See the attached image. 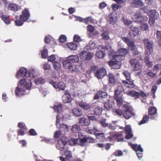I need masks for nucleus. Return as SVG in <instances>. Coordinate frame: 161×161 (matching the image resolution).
<instances>
[{"label":"nucleus","mask_w":161,"mask_h":161,"mask_svg":"<svg viewBox=\"0 0 161 161\" xmlns=\"http://www.w3.org/2000/svg\"><path fill=\"white\" fill-rule=\"evenodd\" d=\"M97 131V130L96 128V127H94L93 130L88 129V131H87V132H88L90 134H94L95 136V134L97 133H96V132Z\"/></svg>","instance_id":"64"},{"label":"nucleus","mask_w":161,"mask_h":161,"mask_svg":"<svg viewBox=\"0 0 161 161\" xmlns=\"http://www.w3.org/2000/svg\"><path fill=\"white\" fill-rule=\"evenodd\" d=\"M161 68V65L160 64H156L154 65L153 69L154 71H158Z\"/></svg>","instance_id":"63"},{"label":"nucleus","mask_w":161,"mask_h":161,"mask_svg":"<svg viewBox=\"0 0 161 161\" xmlns=\"http://www.w3.org/2000/svg\"><path fill=\"white\" fill-rule=\"evenodd\" d=\"M8 8L9 10L16 12L18 10L19 7L15 3H11L8 5Z\"/></svg>","instance_id":"31"},{"label":"nucleus","mask_w":161,"mask_h":161,"mask_svg":"<svg viewBox=\"0 0 161 161\" xmlns=\"http://www.w3.org/2000/svg\"><path fill=\"white\" fill-rule=\"evenodd\" d=\"M47 51L44 47L42 52V58H45L47 57Z\"/></svg>","instance_id":"51"},{"label":"nucleus","mask_w":161,"mask_h":161,"mask_svg":"<svg viewBox=\"0 0 161 161\" xmlns=\"http://www.w3.org/2000/svg\"><path fill=\"white\" fill-rule=\"evenodd\" d=\"M118 46L120 48L119 49L117 52L113 50L111 51L109 53V57L111 60L109 61V65L115 69H119L121 66L120 62L125 58V56L128 53L127 49L121 48L122 47V43L120 42L118 43Z\"/></svg>","instance_id":"1"},{"label":"nucleus","mask_w":161,"mask_h":161,"mask_svg":"<svg viewBox=\"0 0 161 161\" xmlns=\"http://www.w3.org/2000/svg\"><path fill=\"white\" fill-rule=\"evenodd\" d=\"M64 154L66 159L69 160L72 157V154L71 152L68 150H65Z\"/></svg>","instance_id":"46"},{"label":"nucleus","mask_w":161,"mask_h":161,"mask_svg":"<svg viewBox=\"0 0 161 161\" xmlns=\"http://www.w3.org/2000/svg\"><path fill=\"white\" fill-rule=\"evenodd\" d=\"M30 16L29 12L27 8H25L22 11V14L20 16L19 19L22 21L25 22L28 20Z\"/></svg>","instance_id":"15"},{"label":"nucleus","mask_w":161,"mask_h":161,"mask_svg":"<svg viewBox=\"0 0 161 161\" xmlns=\"http://www.w3.org/2000/svg\"><path fill=\"white\" fill-rule=\"evenodd\" d=\"M72 112L75 115L78 117L80 116L82 114L81 110L77 108H73L72 110Z\"/></svg>","instance_id":"34"},{"label":"nucleus","mask_w":161,"mask_h":161,"mask_svg":"<svg viewBox=\"0 0 161 161\" xmlns=\"http://www.w3.org/2000/svg\"><path fill=\"white\" fill-rule=\"evenodd\" d=\"M75 18L81 22H84L86 24L89 23H93L94 22V20L91 17H88L86 18H83L80 17L73 16Z\"/></svg>","instance_id":"17"},{"label":"nucleus","mask_w":161,"mask_h":161,"mask_svg":"<svg viewBox=\"0 0 161 161\" xmlns=\"http://www.w3.org/2000/svg\"><path fill=\"white\" fill-rule=\"evenodd\" d=\"M122 39L127 44L130 48L131 47H134V46L135 44H134L133 42L130 41L128 38L126 37H123Z\"/></svg>","instance_id":"26"},{"label":"nucleus","mask_w":161,"mask_h":161,"mask_svg":"<svg viewBox=\"0 0 161 161\" xmlns=\"http://www.w3.org/2000/svg\"><path fill=\"white\" fill-rule=\"evenodd\" d=\"M58 58L57 55H52L48 57V60L49 62H53L57 59Z\"/></svg>","instance_id":"50"},{"label":"nucleus","mask_w":161,"mask_h":161,"mask_svg":"<svg viewBox=\"0 0 161 161\" xmlns=\"http://www.w3.org/2000/svg\"><path fill=\"white\" fill-rule=\"evenodd\" d=\"M114 112L117 115L119 116H122L123 115L122 110L120 109H115Z\"/></svg>","instance_id":"59"},{"label":"nucleus","mask_w":161,"mask_h":161,"mask_svg":"<svg viewBox=\"0 0 161 161\" xmlns=\"http://www.w3.org/2000/svg\"><path fill=\"white\" fill-rule=\"evenodd\" d=\"M144 62L146 66L148 68L152 67L153 66L152 62L150 61L149 58L148 57H145Z\"/></svg>","instance_id":"36"},{"label":"nucleus","mask_w":161,"mask_h":161,"mask_svg":"<svg viewBox=\"0 0 161 161\" xmlns=\"http://www.w3.org/2000/svg\"><path fill=\"white\" fill-rule=\"evenodd\" d=\"M79 106L85 110H88L91 107V105L89 104L85 103L83 102H80L79 103Z\"/></svg>","instance_id":"30"},{"label":"nucleus","mask_w":161,"mask_h":161,"mask_svg":"<svg viewBox=\"0 0 161 161\" xmlns=\"http://www.w3.org/2000/svg\"><path fill=\"white\" fill-rule=\"evenodd\" d=\"M49 83L52 85L55 88H58L61 90H64L65 86V83L62 81H60L57 84L55 82L51 80L50 81Z\"/></svg>","instance_id":"14"},{"label":"nucleus","mask_w":161,"mask_h":161,"mask_svg":"<svg viewBox=\"0 0 161 161\" xmlns=\"http://www.w3.org/2000/svg\"><path fill=\"white\" fill-rule=\"evenodd\" d=\"M124 91V89L121 86H119L117 89L115 90V95H122L121 93Z\"/></svg>","instance_id":"44"},{"label":"nucleus","mask_w":161,"mask_h":161,"mask_svg":"<svg viewBox=\"0 0 161 161\" xmlns=\"http://www.w3.org/2000/svg\"><path fill=\"white\" fill-rule=\"evenodd\" d=\"M95 136L97 139H102L104 137V134L103 133H97L95 134Z\"/></svg>","instance_id":"58"},{"label":"nucleus","mask_w":161,"mask_h":161,"mask_svg":"<svg viewBox=\"0 0 161 161\" xmlns=\"http://www.w3.org/2000/svg\"><path fill=\"white\" fill-rule=\"evenodd\" d=\"M134 47H130L132 50V52L134 55H138L140 53V52L137 50V48L136 46L134 45Z\"/></svg>","instance_id":"57"},{"label":"nucleus","mask_w":161,"mask_h":161,"mask_svg":"<svg viewBox=\"0 0 161 161\" xmlns=\"http://www.w3.org/2000/svg\"><path fill=\"white\" fill-rule=\"evenodd\" d=\"M61 120V117L58 115H57L56 117V124L57 126L58 127V125H59V130L63 134H65L66 133L68 132V130L67 126L66 125L61 124H60V120Z\"/></svg>","instance_id":"8"},{"label":"nucleus","mask_w":161,"mask_h":161,"mask_svg":"<svg viewBox=\"0 0 161 161\" xmlns=\"http://www.w3.org/2000/svg\"><path fill=\"white\" fill-rule=\"evenodd\" d=\"M108 16L111 24L115 22L117 20V14L116 13H111Z\"/></svg>","instance_id":"29"},{"label":"nucleus","mask_w":161,"mask_h":161,"mask_svg":"<svg viewBox=\"0 0 161 161\" xmlns=\"http://www.w3.org/2000/svg\"><path fill=\"white\" fill-rule=\"evenodd\" d=\"M122 108L124 112L123 114L124 117L126 119L130 118L132 115V113L130 108L128 106L124 105Z\"/></svg>","instance_id":"13"},{"label":"nucleus","mask_w":161,"mask_h":161,"mask_svg":"<svg viewBox=\"0 0 161 161\" xmlns=\"http://www.w3.org/2000/svg\"><path fill=\"white\" fill-rule=\"evenodd\" d=\"M123 74L124 76L126 78L127 80H130V75L128 71H124Z\"/></svg>","instance_id":"60"},{"label":"nucleus","mask_w":161,"mask_h":161,"mask_svg":"<svg viewBox=\"0 0 161 161\" xmlns=\"http://www.w3.org/2000/svg\"><path fill=\"white\" fill-rule=\"evenodd\" d=\"M96 45L94 42L93 41L90 42L89 45L85 47V48L86 49H90L93 50L96 48Z\"/></svg>","instance_id":"38"},{"label":"nucleus","mask_w":161,"mask_h":161,"mask_svg":"<svg viewBox=\"0 0 161 161\" xmlns=\"http://www.w3.org/2000/svg\"><path fill=\"white\" fill-rule=\"evenodd\" d=\"M122 20L124 24L130 28H132L131 21L129 19H127L124 16L122 17Z\"/></svg>","instance_id":"32"},{"label":"nucleus","mask_w":161,"mask_h":161,"mask_svg":"<svg viewBox=\"0 0 161 161\" xmlns=\"http://www.w3.org/2000/svg\"><path fill=\"white\" fill-rule=\"evenodd\" d=\"M80 130V128L79 125H73L71 128V131L74 133H78Z\"/></svg>","instance_id":"40"},{"label":"nucleus","mask_w":161,"mask_h":161,"mask_svg":"<svg viewBox=\"0 0 161 161\" xmlns=\"http://www.w3.org/2000/svg\"><path fill=\"white\" fill-rule=\"evenodd\" d=\"M122 95H115V99L118 105L120 106L123 103Z\"/></svg>","instance_id":"37"},{"label":"nucleus","mask_w":161,"mask_h":161,"mask_svg":"<svg viewBox=\"0 0 161 161\" xmlns=\"http://www.w3.org/2000/svg\"><path fill=\"white\" fill-rule=\"evenodd\" d=\"M94 139L90 137H84L82 139L79 138L75 139L72 138L69 142V144L71 146H74L78 145L81 146L84 145L86 142H93Z\"/></svg>","instance_id":"2"},{"label":"nucleus","mask_w":161,"mask_h":161,"mask_svg":"<svg viewBox=\"0 0 161 161\" xmlns=\"http://www.w3.org/2000/svg\"><path fill=\"white\" fill-rule=\"evenodd\" d=\"M53 65L54 69L56 70L59 69L60 68L61 66V64L58 62H54Z\"/></svg>","instance_id":"52"},{"label":"nucleus","mask_w":161,"mask_h":161,"mask_svg":"<svg viewBox=\"0 0 161 161\" xmlns=\"http://www.w3.org/2000/svg\"><path fill=\"white\" fill-rule=\"evenodd\" d=\"M44 80L42 78L40 77L35 80V83L37 85L44 83Z\"/></svg>","instance_id":"53"},{"label":"nucleus","mask_w":161,"mask_h":161,"mask_svg":"<svg viewBox=\"0 0 161 161\" xmlns=\"http://www.w3.org/2000/svg\"><path fill=\"white\" fill-rule=\"evenodd\" d=\"M68 140L65 137L63 136L62 138L59 139L58 141V144L57 145V147L59 150H61L60 148H63L64 146L65 145Z\"/></svg>","instance_id":"18"},{"label":"nucleus","mask_w":161,"mask_h":161,"mask_svg":"<svg viewBox=\"0 0 161 161\" xmlns=\"http://www.w3.org/2000/svg\"><path fill=\"white\" fill-rule=\"evenodd\" d=\"M29 72L30 75L29 77L31 78H35L39 75L37 70L34 68L30 69L29 70Z\"/></svg>","instance_id":"22"},{"label":"nucleus","mask_w":161,"mask_h":161,"mask_svg":"<svg viewBox=\"0 0 161 161\" xmlns=\"http://www.w3.org/2000/svg\"><path fill=\"white\" fill-rule=\"evenodd\" d=\"M139 61L136 59H131L130 61V64L133 67L135 64H136Z\"/></svg>","instance_id":"61"},{"label":"nucleus","mask_w":161,"mask_h":161,"mask_svg":"<svg viewBox=\"0 0 161 161\" xmlns=\"http://www.w3.org/2000/svg\"><path fill=\"white\" fill-rule=\"evenodd\" d=\"M62 105L61 104H58L55 105L53 108L55 111L59 113L61 112L62 111Z\"/></svg>","instance_id":"41"},{"label":"nucleus","mask_w":161,"mask_h":161,"mask_svg":"<svg viewBox=\"0 0 161 161\" xmlns=\"http://www.w3.org/2000/svg\"><path fill=\"white\" fill-rule=\"evenodd\" d=\"M102 111L101 108L97 107L96 108L93 110V113L96 115H99L102 113Z\"/></svg>","instance_id":"43"},{"label":"nucleus","mask_w":161,"mask_h":161,"mask_svg":"<svg viewBox=\"0 0 161 161\" xmlns=\"http://www.w3.org/2000/svg\"><path fill=\"white\" fill-rule=\"evenodd\" d=\"M96 55L98 58H103L105 56L104 52L100 50H98L96 53Z\"/></svg>","instance_id":"39"},{"label":"nucleus","mask_w":161,"mask_h":161,"mask_svg":"<svg viewBox=\"0 0 161 161\" xmlns=\"http://www.w3.org/2000/svg\"><path fill=\"white\" fill-rule=\"evenodd\" d=\"M129 144L136 151L138 158L140 159H141L143 156L142 152H143V149L141 147V145L133 144L131 143H129Z\"/></svg>","instance_id":"7"},{"label":"nucleus","mask_w":161,"mask_h":161,"mask_svg":"<svg viewBox=\"0 0 161 161\" xmlns=\"http://www.w3.org/2000/svg\"><path fill=\"white\" fill-rule=\"evenodd\" d=\"M2 19L6 24H9L10 23L9 18L8 16L5 15H2Z\"/></svg>","instance_id":"48"},{"label":"nucleus","mask_w":161,"mask_h":161,"mask_svg":"<svg viewBox=\"0 0 161 161\" xmlns=\"http://www.w3.org/2000/svg\"><path fill=\"white\" fill-rule=\"evenodd\" d=\"M67 46L68 48L70 50H75L76 49L77 45L75 43H69Z\"/></svg>","instance_id":"42"},{"label":"nucleus","mask_w":161,"mask_h":161,"mask_svg":"<svg viewBox=\"0 0 161 161\" xmlns=\"http://www.w3.org/2000/svg\"><path fill=\"white\" fill-rule=\"evenodd\" d=\"M21 87L26 89H29L31 86V80L28 79L23 78L21 79L18 83Z\"/></svg>","instance_id":"12"},{"label":"nucleus","mask_w":161,"mask_h":161,"mask_svg":"<svg viewBox=\"0 0 161 161\" xmlns=\"http://www.w3.org/2000/svg\"><path fill=\"white\" fill-rule=\"evenodd\" d=\"M126 94L129 96L132 97H135L136 98L140 96V93H139L134 91L127 92Z\"/></svg>","instance_id":"33"},{"label":"nucleus","mask_w":161,"mask_h":161,"mask_svg":"<svg viewBox=\"0 0 161 161\" xmlns=\"http://www.w3.org/2000/svg\"><path fill=\"white\" fill-rule=\"evenodd\" d=\"M157 112V109L155 107H150L149 108V114L150 115H154Z\"/></svg>","instance_id":"47"},{"label":"nucleus","mask_w":161,"mask_h":161,"mask_svg":"<svg viewBox=\"0 0 161 161\" xmlns=\"http://www.w3.org/2000/svg\"><path fill=\"white\" fill-rule=\"evenodd\" d=\"M102 36L103 39L108 40L109 39V36L107 32H104L102 34Z\"/></svg>","instance_id":"55"},{"label":"nucleus","mask_w":161,"mask_h":161,"mask_svg":"<svg viewBox=\"0 0 161 161\" xmlns=\"http://www.w3.org/2000/svg\"><path fill=\"white\" fill-rule=\"evenodd\" d=\"M62 100L64 103H67L71 101V96L69 94L65 93L62 97Z\"/></svg>","instance_id":"28"},{"label":"nucleus","mask_w":161,"mask_h":161,"mask_svg":"<svg viewBox=\"0 0 161 161\" xmlns=\"http://www.w3.org/2000/svg\"><path fill=\"white\" fill-rule=\"evenodd\" d=\"M132 19L135 22L141 23L143 21H147L148 18L147 17H143L139 11H137L131 16Z\"/></svg>","instance_id":"5"},{"label":"nucleus","mask_w":161,"mask_h":161,"mask_svg":"<svg viewBox=\"0 0 161 161\" xmlns=\"http://www.w3.org/2000/svg\"><path fill=\"white\" fill-rule=\"evenodd\" d=\"M79 123L82 126L87 125L89 124L88 120L85 117H82L79 119Z\"/></svg>","instance_id":"35"},{"label":"nucleus","mask_w":161,"mask_h":161,"mask_svg":"<svg viewBox=\"0 0 161 161\" xmlns=\"http://www.w3.org/2000/svg\"><path fill=\"white\" fill-rule=\"evenodd\" d=\"M122 82L125 87L129 88H132L134 86L133 82L132 80H122Z\"/></svg>","instance_id":"25"},{"label":"nucleus","mask_w":161,"mask_h":161,"mask_svg":"<svg viewBox=\"0 0 161 161\" xmlns=\"http://www.w3.org/2000/svg\"><path fill=\"white\" fill-rule=\"evenodd\" d=\"M79 57L77 55H71L67 57L66 59L63 60L62 64L77 63L79 61Z\"/></svg>","instance_id":"9"},{"label":"nucleus","mask_w":161,"mask_h":161,"mask_svg":"<svg viewBox=\"0 0 161 161\" xmlns=\"http://www.w3.org/2000/svg\"><path fill=\"white\" fill-rule=\"evenodd\" d=\"M147 14L149 17L153 18L154 19H157L159 16V13L155 10H152L148 11Z\"/></svg>","instance_id":"21"},{"label":"nucleus","mask_w":161,"mask_h":161,"mask_svg":"<svg viewBox=\"0 0 161 161\" xmlns=\"http://www.w3.org/2000/svg\"><path fill=\"white\" fill-rule=\"evenodd\" d=\"M25 92V89L21 86L20 85L18 84V86L15 90V95L18 97H20L23 95Z\"/></svg>","instance_id":"20"},{"label":"nucleus","mask_w":161,"mask_h":161,"mask_svg":"<svg viewBox=\"0 0 161 161\" xmlns=\"http://www.w3.org/2000/svg\"><path fill=\"white\" fill-rule=\"evenodd\" d=\"M143 5L141 0H134L131 3V6L134 8L141 7Z\"/></svg>","instance_id":"23"},{"label":"nucleus","mask_w":161,"mask_h":161,"mask_svg":"<svg viewBox=\"0 0 161 161\" xmlns=\"http://www.w3.org/2000/svg\"><path fill=\"white\" fill-rule=\"evenodd\" d=\"M125 131L126 135L125 137L127 139H130L133 136V134L131 130V127L130 125H127L126 126L125 129Z\"/></svg>","instance_id":"19"},{"label":"nucleus","mask_w":161,"mask_h":161,"mask_svg":"<svg viewBox=\"0 0 161 161\" xmlns=\"http://www.w3.org/2000/svg\"><path fill=\"white\" fill-rule=\"evenodd\" d=\"M64 67L68 69L70 72L80 75L81 72L80 70V66L77 64H72V63L63 64Z\"/></svg>","instance_id":"3"},{"label":"nucleus","mask_w":161,"mask_h":161,"mask_svg":"<svg viewBox=\"0 0 161 161\" xmlns=\"http://www.w3.org/2000/svg\"><path fill=\"white\" fill-rule=\"evenodd\" d=\"M95 75L98 79L102 78L107 75L106 69L103 68H100L97 70Z\"/></svg>","instance_id":"16"},{"label":"nucleus","mask_w":161,"mask_h":161,"mask_svg":"<svg viewBox=\"0 0 161 161\" xmlns=\"http://www.w3.org/2000/svg\"><path fill=\"white\" fill-rule=\"evenodd\" d=\"M141 28L143 30L146 31L148 29L149 26L147 24H143L141 25Z\"/></svg>","instance_id":"62"},{"label":"nucleus","mask_w":161,"mask_h":161,"mask_svg":"<svg viewBox=\"0 0 161 161\" xmlns=\"http://www.w3.org/2000/svg\"><path fill=\"white\" fill-rule=\"evenodd\" d=\"M148 119L149 117L147 115H145L143 117L142 119L139 123V125H141L142 124L147 123L148 121Z\"/></svg>","instance_id":"54"},{"label":"nucleus","mask_w":161,"mask_h":161,"mask_svg":"<svg viewBox=\"0 0 161 161\" xmlns=\"http://www.w3.org/2000/svg\"><path fill=\"white\" fill-rule=\"evenodd\" d=\"M93 56V54L87 50H83L80 53V58L82 60H89Z\"/></svg>","instance_id":"11"},{"label":"nucleus","mask_w":161,"mask_h":161,"mask_svg":"<svg viewBox=\"0 0 161 161\" xmlns=\"http://www.w3.org/2000/svg\"><path fill=\"white\" fill-rule=\"evenodd\" d=\"M110 134L111 135L108 136V138L110 141L115 140L116 139L118 142H121L124 140V136L122 132L114 133L112 134L110 132Z\"/></svg>","instance_id":"10"},{"label":"nucleus","mask_w":161,"mask_h":161,"mask_svg":"<svg viewBox=\"0 0 161 161\" xmlns=\"http://www.w3.org/2000/svg\"><path fill=\"white\" fill-rule=\"evenodd\" d=\"M145 48V54L147 55L150 54L153 51V42L147 38H144L143 40Z\"/></svg>","instance_id":"4"},{"label":"nucleus","mask_w":161,"mask_h":161,"mask_svg":"<svg viewBox=\"0 0 161 161\" xmlns=\"http://www.w3.org/2000/svg\"><path fill=\"white\" fill-rule=\"evenodd\" d=\"M108 77L110 83L113 84L115 82V79L114 75L112 73H109L108 75Z\"/></svg>","instance_id":"45"},{"label":"nucleus","mask_w":161,"mask_h":161,"mask_svg":"<svg viewBox=\"0 0 161 161\" xmlns=\"http://www.w3.org/2000/svg\"><path fill=\"white\" fill-rule=\"evenodd\" d=\"M131 28L132 30L130 31L129 35L130 36L134 37L138 34L139 32V29L136 27H132Z\"/></svg>","instance_id":"24"},{"label":"nucleus","mask_w":161,"mask_h":161,"mask_svg":"<svg viewBox=\"0 0 161 161\" xmlns=\"http://www.w3.org/2000/svg\"><path fill=\"white\" fill-rule=\"evenodd\" d=\"M29 70H27L26 68L22 67L18 71L16 75V77L17 79H19L20 77H29L30 76L29 72Z\"/></svg>","instance_id":"6"},{"label":"nucleus","mask_w":161,"mask_h":161,"mask_svg":"<svg viewBox=\"0 0 161 161\" xmlns=\"http://www.w3.org/2000/svg\"><path fill=\"white\" fill-rule=\"evenodd\" d=\"M104 106L105 108L108 110H109L112 107V105L110 103V101L108 100L107 102H105Z\"/></svg>","instance_id":"49"},{"label":"nucleus","mask_w":161,"mask_h":161,"mask_svg":"<svg viewBox=\"0 0 161 161\" xmlns=\"http://www.w3.org/2000/svg\"><path fill=\"white\" fill-rule=\"evenodd\" d=\"M122 39L127 44L130 48L131 47H134V46L135 44H134L133 42L130 41L128 38L126 37H123Z\"/></svg>","instance_id":"27"},{"label":"nucleus","mask_w":161,"mask_h":161,"mask_svg":"<svg viewBox=\"0 0 161 161\" xmlns=\"http://www.w3.org/2000/svg\"><path fill=\"white\" fill-rule=\"evenodd\" d=\"M141 65L140 64V62L139 61L133 67L134 68V69L135 71H138L141 68Z\"/></svg>","instance_id":"56"}]
</instances>
